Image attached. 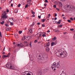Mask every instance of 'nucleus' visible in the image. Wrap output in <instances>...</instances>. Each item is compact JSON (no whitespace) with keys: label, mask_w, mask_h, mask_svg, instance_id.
I'll return each instance as SVG.
<instances>
[{"label":"nucleus","mask_w":75,"mask_h":75,"mask_svg":"<svg viewBox=\"0 0 75 75\" xmlns=\"http://www.w3.org/2000/svg\"><path fill=\"white\" fill-rule=\"evenodd\" d=\"M38 18H41V16H38Z\"/></svg>","instance_id":"nucleus-48"},{"label":"nucleus","mask_w":75,"mask_h":75,"mask_svg":"<svg viewBox=\"0 0 75 75\" xmlns=\"http://www.w3.org/2000/svg\"><path fill=\"white\" fill-rule=\"evenodd\" d=\"M1 42H3V41H4V40L1 39Z\"/></svg>","instance_id":"nucleus-46"},{"label":"nucleus","mask_w":75,"mask_h":75,"mask_svg":"<svg viewBox=\"0 0 75 75\" xmlns=\"http://www.w3.org/2000/svg\"><path fill=\"white\" fill-rule=\"evenodd\" d=\"M44 6H45V7H46V6H47V5H46V4H44Z\"/></svg>","instance_id":"nucleus-59"},{"label":"nucleus","mask_w":75,"mask_h":75,"mask_svg":"<svg viewBox=\"0 0 75 75\" xmlns=\"http://www.w3.org/2000/svg\"><path fill=\"white\" fill-rule=\"evenodd\" d=\"M59 27H62V25H59Z\"/></svg>","instance_id":"nucleus-53"},{"label":"nucleus","mask_w":75,"mask_h":75,"mask_svg":"<svg viewBox=\"0 0 75 75\" xmlns=\"http://www.w3.org/2000/svg\"><path fill=\"white\" fill-rule=\"evenodd\" d=\"M67 21L69 23H71V20H67Z\"/></svg>","instance_id":"nucleus-39"},{"label":"nucleus","mask_w":75,"mask_h":75,"mask_svg":"<svg viewBox=\"0 0 75 75\" xmlns=\"http://www.w3.org/2000/svg\"><path fill=\"white\" fill-rule=\"evenodd\" d=\"M13 1V0H11L10 1H9V3H10H10H11V1Z\"/></svg>","instance_id":"nucleus-61"},{"label":"nucleus","mask_w":75,"mask_h":75,"mask_svg":"<svg viewBox=\"0 0 75 75\" xmlns=\"http://www.w3.org/2000/svg\"><path fill=\"white\" fill-rule=\"evenodd\" d=\"M56 55L58 57L59 56H62L63 55L62 53V50H59L56 53Z\"/></svg>","instance_id":"nucleus-6"},{"label":"nucleus","mask_w":75,"mask_h":75,"mask_svg":"<svg viewBox=\"0 0 75 75\" xmlns=\"http://www.w3.org/2000/svg\"><path fill=\"white\" fill-rule=\"evenodd\" d=\"M45 19H42V21L43 23H44V22H45Z\"/></svg>","instance_id":"nucleus-27"},{"label":"nucleus","mask_w":75,"mask_h":75,"mask_svg":"<svg viewBox=\"0 0 75 75\" xmlns=\"http://www.w3.org/2000/svg\"><path fill=\"white\" fill-rule=\"evenodd\" d=\"M32 13L33 14H35V12H33Z\"/></svg>","instance_id":"nucleus-54"},{"label":"nucleus","mask_w":75,"mask_h":75,"mask_svg":"<svg viewBox=\"0 0 75 75\" xmlns=\"http://www.w3.org/2000/svg\"><path fill=\"white\" fill-rule=\"evenodd\" d=\"M35 25V23H34V22H33L32 23V24L31 25V26H33L34 25Z\"/></svg>","instance_id":"nucleus-31"},{"label":"nucleus","mask_w":75,"mask_h":75,"mask_svg":"<svg viewBox=\"0 0 75 75\" xmlns=\"http://www.w3.org/2000/svg\"><path fill=\"white\" fill-rule=\"evenodd\" d=\"M27 6H28V5L26 4L25 6V8H27Z\"/></svg>","instance_id":"nucleus-43"},{"label":"nucleus","mask_w":75,"mask_h":75,"mask_svg":"<svg viewBox=\"0 0 75 75\" xmlns=\"http://www.w3.org/2000/svg\"><path fill=\"white\" fill-rule=\"evenodd\" d=\"M5 54V52H3L2 53V54Z\"/></svg>","instance_id":"nucleus-63"},{"label":"nucleus","mask_w":75,"mask_h":75,"mask_svg":"<svg viewBox=\"0 0 75 75\" xmlns=\"http://www.w3.org/2000/svg\"><path fill=\"white\" fill-rule=\"evenodd\" d=\"M57 23V21H53V23L54 24H55V23Z\"/></svg>","instance_id":"nucleus-41"},{"label":"nucleus","mask_w":75,"mask_h":75,"mask_svg":"<svg viewBox=\"0 0 75 75\" xmlns=\"http://www.w3.org/2000/svg\"><path fill=\"white\" fill-rule=\"evenodd\" d=\"M15 37H16L17 38H18V35H15Z\"/></svg>","instance_id":"nucleus-26"},{"label":"nucleus","mask_w":75,"mask_h":75,"mask_svg":"<svg viewBox=\"0 0 75 75\" xmlns=\"http://www.w3.org/2000/svg\"><path fill=\"white\" fill-rule=\"evenodd\" d=\"M70 31H74V29L73 28H71V29H70Z\"/></svg>","instance_id":"nucleus-40"},{"label":"nucleus","mask_w":75,"mask_h":75,"mask_svg":"<svg viewBox=\"0 0 75 75\" xmlns=\"http://www.w3.org/2000/svg\"><path fill=\"white\" fill-rule=\"evenodd\" d=\"M36 35H37V37L39 38V37H41L42 36V33H38Z\"/></svg>","instance_id":"nucleus-9"},{"label":"nucleus","mask_w":75,"mask_h":75,"mask_svg":"<svg viewBox=\"0 0 75 75\" xmlns=\"http://www.w3.org/2000/svg\"><path fill=\"white\" fill-rule=\"evenodd\" d=\"M70 19L71 20V21H73V20H74V19L72 18H70Z\"/></svg>","instance_id":"nucleus-37"},{"label":"nucleus","mask_w":75,"mask_h":75,"mask_svg":"<svg viewBox=\"0 0 75 75\" xmlns=\"http://www.w3.org/2000/svg\"><path fill=\"white\" fill-rule=\"evenodd\" d=\"M9 65V63H8L6 65L4 66V67L5 68H9V67H8V65Z\"/></svg>","instance_id":"nucleus-12"},{"label":"nucleus","mask_w":75,"mask_h":75,"mask_svg":"<svg viewBox=\"0 0 75 75\" xmlns=\"http://www.w3.org/2000/svg\"><path fill=\"white\" fill-rule=\"evenodd\" d=\"M50 30H47V33H50Z\"/></svg>","instance_id":"nucleus-58"},{"label":"nucleus","mask_w":75,"mask_h":75,"mask_svg":"<svg viewBox=\"0 0 75 75\" xmlns=\"http://www.w3.org/2000/svg\"><path fill=\"white\" fill-rule=\"evenodd\" d=\"M50 45V42H48L47 44L46 45V46L47 47H49Z\"/></svg>","instance_id":"nucleus-18"},{"label":"nucleus","mask_w":75,"mask_h":75,"mask_svg":"<svg viewBox=\"0 0 75 75\" xmlns=\"http://www.w3.org/2000/svg\"><path fill=\"white\" fill-rule=\"evenodd\" d=\"M15 13H17L18 12V10L17 9H15L14 11Z\"/></svg>","instance_id":"nucleus-22"},{"label":"nucleus","mask_w":75,"mask_h":75,"mask_svg":"<svg viewBox=\"0 0 75 75\" xmlns=\"http://www.w3.org/2000/svg\"><path fill=\"white\" fill-rule=\"evenodd\" d=\"M10 24L11 25H13L14 23H13V22H10Z\"/></svg>","instance_id":"nucleus-28"},{"label":"nucleus","mask_w":75,"mask_h":75,"mask_svg":"<svg viewBox=\"0 0 75 75\" xmlns=\"http://www.w3.org/2000/svg\"><path fill=\"white\" fill-rule=\"evenodd\" d=\"M50 50L49 49V48L48 47H47L46 48V51L47 52H49V51Z\"/></svg>","instance_id":"nucleus-20"},{"label":"nucleus","mask_w":75,"mask_h":75,"mask_svg":"<svg viewBox=\"0 0 75 75\" xmlns=\"http://www.w3.org/2000/svg\"><path fill=\"white\" fill-rule=\"evenodd\" d=\"M74 38H75V34L74 35Z\"/></svg>","instance_id":"nucleus-62"},{"label":"nucleus","mask_w":75,"mask_h":75,"mask_svg":"<svg viewBox=\"0 0 75 75\" xmlns=\"http://www.w3.org/2000/svg\"><path fill=\"white\" fill-rule=\"evenodd\" d=\"M37 42V40H35L34 41V42H35V43L36 42Z\"/></svg>","instance_id":"nucleus-49"},{"label":"nucleus","mask_w":75,"mask_h":75,"mask_svg":"<svg viewBox=\"0 0 75 75\" xmlns=\"http://www.w3.org/2000/svg\"><path fill=\"white\" fill-rule=\"evenodd\" d=\"M42 27H45V24L44 25V24H42Z\"/></svg>","instance_id":"nucleus-44"},{"label":"nucleus","mask_w":75,"mask_h":75,"mask_svg":"<svg viewBox=\"0 0 75 75\" xmlns=\"http://www.w3.org/2000/svg\"><path fill=\"white\" fill-rule=\"evenodd\" d=\"M56 39L57 38L56 37H54L53 38H52V40L53 41H55V40H56Z\"/></svg>","instance_id":"nucleus-19"},{"label":"nucleus","mask_w":75,"mask_h":75,"mask_svg":"<svg viewBox=\"0 0 75 75\" xmlns=\"http://www.w3.org/2000/svg\"><path fill=\"white\" fill-rule=\"evenodd\" d=\"M65 9L66 10H69L71 11H72L74 9V6H72L70 5H67L66 7H65Z\"/></svg>","instance_id":"nucleus-3"},{"label":"nucleus","mask_w":75,"mask_h":75,"mask_svg":"<svg viewBox=\"0 0 75 75\" xmlns=\"http://www.w3.org/2000/svg\"><path fill=\"white\" fill-rule=\"evenodd\" d=\"M56 10H58V11H59V9L58 8H57Z\"/></svg>","instance_id":"nucleus-57"},{"label":"nucleus","mask_w":75,"mask_h":75,"mask_svg":"<svg viewBox=\"0 0 75 75\" xmlns=\"http://www.w3.org/2000/svg\"><path fill=\"white\" fill-rule=\"evenodd\" d=\"M16 67H16H15V69H13L14 70H17H17H18V68L17 67Z\"/></svg>","instance_id":"nucleus-24"},{"label":"nucleus","mask_w":75,"mask_h":75,"mask_svg":"<svg viewBox=\"0 0 75 75\" xmlns=\"http://www.w3.org/2000/svg\"><path fill=\"white\" fill-rule=\"evenodd\" d=\"M57 14L56 13H55V17H57Z\"/></svg>","instance_id":"nucleus-52"},{"label":"nucleus","mask_w":75,"mask_h":75,"mask_svg":"<svg viewBox=\"0 0 75 75\" xmlns=\"http://www.w3.org/2000/svg\"><path fill=\"white\" fill-rule=\"evenodd\" d=\"M57 17H55L54 19V20H57Z\"/></svg>","instance_id":"nucleus-55"},{"label":"nucleus","mask_w":75,"mask_h":75,"mask_svg":"<svg viewBox=\"0 0 75 75\" xmlns=\"http://www.w3.org/2000/svg\"><path fill=\"white\" fill-rule=\"evenodd\" d=\"M59 5L60 6V7H62V4L61 3H60Z\"/></svg>","instance_id":"nucleus-25"},{"label":"nucleus","mask_w":75,"mask_h":75,"mask_svg":"<svg viewBox=\"0 0 75 75\" xmlns=\"http://www.w3.org/2000/svg\"><path fill=\"white\" fill-rule=\"evenodd\" d=\"M18 46H20V44H18Z\"/></svg>","instance_id":"nucleus-64"},{"label":"nucleus","mask_w":75,"mask_h":75,"mask_svg":"<svg viewBox=\"0 0 75 75\" xmlns=\"http://www.w3.org/2000/svg\"><path fill=\"white\" fill-rule=\"evenodd\" d=\"M59 62H58L57 64L56 62H54L53 64H52L51 68L53 71H55L56 68H58L59 67Z\"/></svg>","instance_id":"nucleus-1"},{"label":"nucleus","mask_w":75,"mask_h":75,"mask_svg":"<svg viewBox=\"0 0 75 75\" xmlns=\"http://www.w3.org/2000/svg\"><path fill=\"white\" fill-rule=\"evenodd\" d=\"M42 70H40L38 71V75H42Z\"/></svg>","instance_id":"nucleus-10"},{"label":"nucleus","mask_w":75,"mask_h":75,"mask_svg":"<svg viewBox=\"0 0 75 75\" xmlns=\"http://www.w3.org/2000/svg\"><path fill=\"white\" fill-rule=\"evenodd\" d=\"M23 69H25L24 72L22 73V75H31V72L29 71H27V69H28V68L27 67H25L23 68Z\"/></svg>","instance_id":"nucleus-2"},{"label":"nucleus","mask_w":75,"mask_h":75,"mask_svg":"<svg viewBox=\"0 0 75 75\" xmlns=\"http://www.w3.org/2000/svg\"><path fill=\"white\" fill-rule=\"evenodd\" d=\"M31 43H32L31 42H30L29 43V45H30V47H31L32 46V45H31Z\"/></svg>","instance_id":"nucleus-33"},{"label":"nucleus","mask_w":75,"mask_h":75,"mask_svg":"<svg viewBox=\"0 0 75 75\" xmlns=\"http://www.w3.org/2000/svg\"><path fill=\"white\" fill-rule=\"evenodd\" d=\"M9 57L8 55L6 56V55H3L2 56V58H6L7 57Z\"/></svg>","instance_id":"nucleus-16"},{"label":"nucleus","mask_w":75,"mask_h":75,"mask_svg":"<svg viewBox=\"0 0 75 75\" xmlns=\"http://www.w3.org/2000/svg\"><path fill=\"white\" fill-rule=\"evenodd\" d=\"M8 11H9L7 9L6 12L7 13H8Z\"/></svg>","instance_id":"nucleus-60"},{"label":"nucleus","mask_w":75,"mask_h":75,"mask_svg":"<svg viewBox=\"0 0 75 75\" xmlns=\"http://www.w3.org/2000/svg\"><path fill=\"white\" fill-rule=\"evenodd\" d=\"M20 46L21 47H23V44L21 43V44H20Z\"/></svg>","instance_id":"nucleus-35"},{"label":"nucleus","mask_w":75,"mask_h":75,"mask_svg":"<svg viewBox=\"0 0 75 75\" xmlns=\"http://www.w3.org/2000/svg\"><path fill=\"white\" fill-rule=\"evenodd\" d=\"M4 23V21H2V22H0V24H2V25Z\"/></svg>","instance_id":"nucleus-23"},{"label":"nucleus","mask_w":75,"mask_h":75,"mask_svg":"<svg viewBox=\"0 0 75 75\" xmlns=\"http://www.w3.org/2000/svg\"><path fill=\"white\" fill-rule=\"evenodd\" d=\"M28 30L29 32H30V33H32V32H33V30H32V29L29 28Z\"/></svg>","instance_id":"nucleus-17"},{"label":"nucleus","mask_w":75,"mask_h":75,"mask_svg":"<svg viewBox=\"0 0 75 75\" xmlns=\"http://www.w3.org/2000/svg\"><path fill=\"white\" fill-rule=\"evenodd\" d=\"M54 31H55V33H59V30L57 29H54Z\"/></svg>","instance_id":"nucleus-14"},{"label":"nucleus","mask_w":75,"mask_h":75,"mask_svg":"<svg viewBox=\"0 0 75 75\" xmlns=\"http://www.w3.org/2000/svg\"><path fill=\"white\" fill-rule=\"evenodd\" d=\"M32 16L33 17H35V15H33Z\"/></svg>","instance_id":"nucleus-56"},{"label":"nucleus","mask_w":75,"mask_h":75,"mask_svg":"<svg viewBox=\"0 0 75 75\" xmlns=\"http://www.w3.org/2000/svg\"><path fill=\"white\" fill-rule=\"evenodd\" d=\"M37 58L39 57L38 58H43V57L44 58H47L46 54H44V55L43 56V54H42L41 53H40L38 54H37Z\"/></svg>","instance_id":"nucleus-4"},{"label":"nucleus","mask_w":75,"mask_h":75,"mask_svg":"<svg viewBox=\"0 0 75 75\" xmlns=\"http://www.w3.org/2000/svg\"><path fill=\"white\" fill-rule=\"evenodd\" d=\"M5 26H6V27H8V26H9V25L7 24H5Z\"/></svg>","instance_id":"nucleus-32"},{"label":"nucleus","mask_w":75,"mask_h":75,"mask_svg":"<svg viewBox=\"0 0 75 75\" xmlns=\"http://www.w3.org/2000/svg\"><path fill=\"white\" fill-rule=\"evenodd\" d=\"M61 0L62 1V2H63V1H65V0Z\"/></svg>","instance_id":"nucleus-50"},{"label":"nucleus","mask_w":75,"mask_h":75,"mask_svg":"<svg viewBox=\"0 0 75 75\" xmlns=\"http://www.w3.org/2000/svg\"><path fill=\"white\" fill-rule=\"evenodd\" d=\"M8 67H9L8 68L9 69H15V67L13 66H12L11 64V63H9Z\"/></svg>","instance_id":"nucleus-7"},{"label":"nucleus","mask_w":75,"mask_h":75,"mask_svg":"<svg viewBox=\"0 0 75 75\" xmlns=\"http://www.w3.org/2000/svg\"><path fill=\"white\" fill-rule=\"evenodd\" d=\"M41 24V23H39V22H38V23H37V25H40Z\"/></svg>","instance_id":"nucleus-45"},{"label":"nucleus","mask_w":75,"mask_h":75,"mask_svg":"<svg viewBox=\"0 0 75 75\" xmlns=\"http://www.w3.org/2000/svg\"><path fill=\"white\" fill-rule=\"evenodd\" d=\"M60 75H67V74L65 73V72L64 71H62V73L60 74Z\"/></svg>","instance_id":"nucleus-13"},{"label":"nucleus","mask_w":75,"mask_h":75,"mask_svg":"<svg viewBox=\"0 0 75 75\" xmlns=\"http://www.w3.org/2000/svg\"><path fill=\"white\" fill-rule=\"evenodd\" d=\"M54 44H55V43H54V42H52L51 43V46L52 47L53 45H54Z\"/></svg>","instance_id":"nucleus-21"},{"label":"nucleus","mask_w":75,"mask_h":75,"mask_svg":"<svg viewBox=\"0 0 75 75\" xmlns=\"http://www.w3.org/2000/svg\"><path fill=\"white\" fill-rule=\"evenodd\" d=\"M20 6H21V4H19L18 5V7H20Z\"/></svg>","instance_id":"nucleus-38"},{"label":"nucleus","mask_w":75,"mask_h":75,"mask_svg":"<svg viewBox=\"0 0 75 75\" xmlns=\"http://www.w3.org/2000/svg\"><path fill=\"white\" fill-rule=\"evenodd\" d=\"M45 2H46V3H48V0H45Z\"/></svg>","instance_id":"nucleus-51"},{"label":"nucleus","mask_w":75,"mask_h":75,"mask_svg":"<svg viewBox=\"0 0 75 75\" xmlns=\"http://www.w3.org/2000/svg\"><path fill=\"white\" fill-rule=\"evenodd\" d=\"M53 7H54V8H56V7H57V6H56V5H54L53 6Z\"/></svg>","instance_id":"nucleus-42"},{"label":"nucleus","mask_w":75,"mask_h":75,"mask_svg":"<svg viewBox=\"0 0 75 75\" xmlns=\"http://www.w3.org/2000/svg\"><path fill=\"white\" fill-rule=\"evenodd\" d=\"M61 21H62L61 20H59V21L57 23V24H61Z\"/></svg>","instance_id":"nucleus-15"},{"label":"nucleus","mask_w":75,"mask_h":75,"mask_svg":"<svg viewBox=\"0 0 75 75\" xmlns=\"http://www.w3.org/2000/svg\"><path fill=\"white\" fill-rule=\"evenodd\" d=\"M8 20H9V21L10 23H13V22L14 21V20H13V19L12 18H9Z\"/></svg>","instance_id":"nucleus-11"},{"label":"nucleus","mask_w":75,"mask_h":75,"mask_svg":"<svg viewBox=\"0 0 75 75\" xmlns=\"http://www.w3.org/2000/svg\"><path fill=\"white\" fill-rule=\"evenodd\" d=\"M30 36H26V38L28 39V38H30Z\"/></svg>","instance_id":"nucleus-34"},{"label":"nucleus","mask_w":75,"mask_h":75,"mask_svg":"<svg viewBox=\"0 0 75 75\" xmlns=\"http://www.w3.org/2000/svg\"><path fill=\"white\" fill-rule=\"evenodd\" d=\"M11 7H13V4H11Z\"/></svg>","instance_id":"nucleus-47"},{"label":"nucleus","mask_w":75,"mask_h":75,"mask_svg":"<svg viewBox=\"0 0 75 75\" xmlns=\"http://www.w3.org/2000/svg\"><path fill=\"white\" fill-rule=\"evenodd\" d=\"M42 36L43 37H46V35H45L44 34H43V35H42Z\"/></svg>","instance_id":"nucleus-30"},{"label":"nucleus","mask_w":75,"mask_h":75,"mask_svg":"<svg viewBox=\"0 0 75 75\" xmlns=\"http://www.w3.org/2000/svg\"><path fill=\"white\" fill-rule=\"evenodd\" d=\"M0 37H2V35H1V32H0Z\"/></svg>","instance_id":"nucleus-36"},{"label":"nucleus","mask_w":75,"mask_h":75,"mask_svg":"<svg viewBox=\"0 0 75 75\" xmlns=\"http://www.w3.org/2000/svg\"><path fill=\"white\" fill-rule=\"evenodd\" d=\"M8 16H7V13L6 11H5L2 14L1 18L3 19H6L7 18Z\"/></svg>","instance_id":"nucleus-5"},{"label":"nucleus","mask_w":75,"mask_h":75,"mask_svg":"<svg viewBox=\"0 0 75 75\" xmlns=\"http://www.w3.org/2000/svg\"><path fill=\"white\" fill-rule=\"evenodd\" d=\"M62 54V55H63L64 57H66L67 55V53L66 51L63 52Z\"/></svg>","instance_id":"nucleus-8"},{"label":"nucleus","mask_w":75,"mask_h":75,"mask_svg":"<svg viewBox=\"0 0 75 75\" xmlns=\"http://www.w3.org/2000/svg\"><path fill=\"white\" fill-rule=\"evenodd\" d=\"M18 33H19V34H21L22 33V31L20 30L19 31Z\"/></svg>","instance_id":"nucleus-29"}]
</instances>
